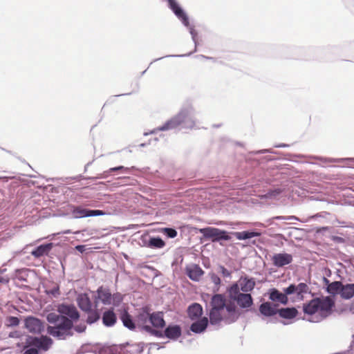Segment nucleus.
Instances as JSON below:
<instances>
[{"mask_svg": "<svg viewBox=\"0 0 354 354\" xmlns=\"http://www.w3.org/2000/svg\"><path fill=\"white\" fill-rule=\"evenodd\" d=\"M6 264H3L2 267L0 268V283L1 284H7L9 283L10 278L5 276H1L2 274L5 273L7 270L6 268H3Z\"/></svg>", "mask_w": 354, "mask_h": 354, "instance_id": "40", "label": "nucleus"}, {"mask_svg": "<svg viewBox=\"0 0 354 354\" xmlns=\"http://www.w3.org/2000/svg\"><path fill=\"white\" fill-rule=\"evenodd\" d=\"M193 322L189 326V330L195 334H201L206 331L207 328L210 323V318L203 317L196 320H192Z\"/></svg>", "mask_w": 354, "mask_h": 354, "instance_id": "19", "label": "nucleus"}, {"mask_svg": "<svg viewBox=\"0 0 354 354\" xmlns=\"http://www.w3.org/2000/svg\"><path fill=\"white\" fill-rule=\"evenodd\" d=\"M254 225H255V226H262V225H263V224H262L261 223H254Z\"/></svg>", "mask_w": 354, "mask_h": 354, "instance_id": "61", "label": "nucleus"}, {"mask_svg": "<svg viewBox=\"0 0 354 354\" xmlns=\"http://www.w3.org/2000/svg\"><path fill=\"white\" fill-rule=\"evenodd\" d=\"M53 344V340L47 335L39 337L28 335L24 351L26 354H39L41 351H47Z\"/></svg>", "mask_w": 354, "mask_h": 354, "instance_id": "7", "label": "nucleus"}, {"mask_svg": "<svg viewBox=\"0 0 354 354\" xmlns=\"http://www.w3.org/2000/svg\"><path fill=\"white\" fill-rule=\"evenodd\" d=\"M93 162V160L88 162V163L86 164V165L84 166V172L87 171L88 167L92 165Z\"/></svg>", "mask_w": 354, "mask_h": 354, "instance_id": "55", "label": "nucleus"}, {"mask_svg": "<svg viewBox=\"0 0 354 354\" xmlns=\"http://www.w3.org/2000/svg\"><path fill=\"white\" fill-rule=\"evenodd\" d=\"M289 147V145L287 144H284V143L274 145V147H276V148H285V147Z\"/></svg>", "mask_w": 354, "mask_h": 354, "instance_id": "54", "label": "nucleus"}, {"mask_svg": "<svg viewBox=\"0 0 354 354\" xmlns=\"http://www.w3.org/2000/svg\"><path fill=\"white\" fill-rule=\"evenodd\" d=\"M147 143L143 142V143L140 144L138 146L140 147H144L147 146Z\"/></svg>", "mask_w": 354, "mask_h": 354, "instance_id": "58", "label": "nucleus"}, {"mask_svg": "<svg viewBox=\"0 0 354 354\" xmlns=\"http://www.w3.org/2000/svg\"><path fill=\"white\" fill-rule=\"evenodd\" d=\"M24 327L32 333L40 334L44 330V322L40 319L28 316L24 319Z\"/></svg>", "mask_w": 354, "mask_h": 354, "instance_id": "14", "label": "nucleus"}, {"mask_svg": "<svg viewBox=\"0 0 354 354\" xmlns=\"http://www.w3.org/2000/svg\"><path fill=\"white\" fill-rule=\"evenodd\" d=\"M88 176H84L82 174H80V175H77L76 176H73V177H68V178H66V179H70V180H83V179H85V180H91V178H88Z\"/></svg>", "mask_w": 354, "mask_h": 354, "instance_id": "45", "label": "nucleus"}, {"mask_svg": "<svg viewBox=\"0 0 354 354\" xmlns=\"http://www.w3.org/2000/svg\"><path fill=\"white\" fill-rule=\"evenodd\" d=\"M139 244L142 247L153 250L162 249L166 245L165 241L160 236L151 235L148 233H144L140 236Z\"/></svg>", "mask_w": 354, "mask_h": 354, "instance_id": "12", "label": "nucleus"}, {"mask_svg": "<svg viewBox=\"0 0 354 354\" xmlns=\"http://www.w3.org/2000/svg\"><path fill=\"white\" fill-rule=\"evenodd\" d=\"M273 219L277 221H291V220H297V218L295 216H274Z\"/></svg>", "mask_w": 354, "mask_h": 354, "instance_id": "44", "label": "nucleus"}, {"mask_svg": "<svg viewBox=\"0 0 354 354\" xmlns=\"http://www.w3.org/2000/svg\"><path fill=\"white\" fill-rule=\"evenodd\" d=\"M124 151H128L129 153L131 152V149H123L121 150V152H124Z\"/></svg>", "mask_w": 354, "mask_h": 354, "instance_id": "59", "label": "nucleus"}, {"mask_svg": "<svg viewBox=\"0 0 354 354\" xmlns=\"http://www.w3.org/2000/svg\"><path fill=\"white\" fill-rule=\"evenodd\" d=\"M299 315L295 306L279 308L278 315L284 319H293Z\"/></svg>", "mask_w": 354, "mask_h": 354, "instance_id": "28", "label": "nucleus"}, {"mask_svg": "<svg viewBox=\"0 0 354 354\" xmlns=\"http://www.w3.org/2000/svg\"><path fill=\"white\" fill-rule=\"evenodd\" d=\"M325 274L326 275V277H330L331 275V270L328 269L326 270V272H325Z\"/></svg>", "mask_w": 354, "mask_h": 354, "instance_id": "57", "label": "nucleus"}, {"mask_svg": "<svg viewBox=\"0 0 354 354\" xmlns=\"http://www.w3.org/2000/svg\"><path fill=\"white\" fill-rule=\"evenodd\" d=\"M350 312H351L353 314H354V301L351 303L350 308H349Z\"/></svg>", "mask_w": 354, "mask_h": 354, "instance_id": "56", "label": "nucleus"}, {"mask_svg": "<svg viewBox=\"0 0 354 354\" xmlns=\"http://www.w3.org/2000/svg\"><path fill=\"white\" fill-rule=\"evenodd\" d=\"M111 174H112V172L109 171V169L108 170L104 171L103 173L97 175V176L88 177V178H91V180L104 179V178H108Z\"/></svg>", "mask_w": 354, "mask_h": 354, "instance_id": "42", "label": "nucleus"}, {"mask_svg": "<svg viewBox=\"0 0 354 354\" xmlns=\"http://www.w3.org/2000/svg\"><path fill=\"white\" fill-rule=\"evenodd\" d=\"M196 232L201 234L205 240H211L213 243H219L221 245H223L222 241H230L232 235V232L209 226L196 228Z\"/></svg>", "mask_w": 354, "mask_h": 354, "instance_id": "8", "label": "nucleus"}, {"mask_svg": "<svg viewBox=\"0 0 354 354\" xmlns=\"http://www.w3.org/2000/svg\"><path fill=\"white\" fill-rule=\"evenodd\" d=\"M159 232L168 239H174L178 235L176 229L171 227H161Z\"/></svg>", "mask_w": 354, "mask_h": 354, "instance_id": "32", "label": "nucleus"}, {"mask_svg": "<svg viewBox=\"0 0 354 354\" xmlns=\"http://www.w3.org/2000/svg\"><path fill=\"white\" fill-rule=\"evenodd\" d=\"M331 240L337 243H344L345 242V239L339 236H333Z\"/></svg>", "mask_w": 354, "mask_h": 354, "instance_id": "46", "label": "nucleus"}, {"mask_svg": "<svg viewBox=\"0 0 354 354\" xmlns=\"http://www.w3.org/2000/svg\"><path fill=\"white\" fill-rule=\"evenodd\" d=\"M187 313L191 320L200 319L203 315V306L199 303L194 302L187 307Z\"/></svg>", "mask_w": 354, "mask_h": 354, "instance_id": "25", "label": "nucleus"}, {"mask_svg": "<svg viewBox=\"0 0 354 354\" xmlns=\"http://www.w3.org/2000/svg\"><path fill=\"white\" fill-rule=\"evenodd\" d=\"M213 127L218 128V127H221V124H214Z\"/></svg>", "mask_w": 354, "mask_h": 354, "instance_id": "63", "label": "nucleus"}, {"mask_svg": "<svg viewBox=\"0 0 354 354\" xmlns=\"http://www.w3.org/2000/svg\"><path fill=\"white\" fill-rule=\"evenodd\" d=\"M136 169L135 167H126L122 165H120V166L110 168L109 171H111L112 174H113L114 172H117V171H120L122 174H130V171L131 169Z\"/></svg>", "mask_w": 354, "mask_h": 354, "instance_id": "37", "label": "nucleus"}, {"mask_svg": "<svg viewBox=\"0 0 354 354\" xmlns=\"http://www.w3.org/2000/svg\"><path fill=\"white\" fill-rule=\"evenodd\" d=\"M168 3V7L169 9L174 12V14L176 16V17L182 22V24L187 28H189V31L190 35H192V39L195 44L194 51L181 54V55H168L162 57H159L153 60L149 66L151 65L153 62L160 60L165 57H189L193 53L196 52L197 50V40L196 37L198 35L197 31L194 28V27L191 26L189 24V19L185 11V10L180 6V5L178 3L176 0H167Z\"/></svg>", "mask_w": 354, "mask_h": 354, "instance_id": "5", "label": "nucleus"}, {"mask_svg": "<svg viewBox=\"0 0 354 354\" xmlns=\"http://www.w3.org/2000/svg\"><path fill=\"white\" fill-rule=\"evenodd\" d=\"M35 272L33 270L22 268L15 269L10 274V279L12 280H18L21 282L28 283V277L30 274H35Z\"/></svg>", "mask_w": 354, "mask_h": 354, "instance_id": "22", "label": "nucleus"}, {"mask_svg": "<svg viewBox=\"0 0 354 354\" xmlns=\"http://www.w3.org/2000/svg\"><path fill=\"white\" fill-rule=\"evenodd\" d=\"M196 124L195 111L190 105L183 106L174 117L167 120L162 125L153 129L150 133L174 129L179 126L184 129H192Z\"/></svg>", "mask_w": 354, "mask_h": 354, "instance_id": "3", "label": "nucleus"}, {"mask_svg": "<svg viewBox=\"0 0 354 354\" xmlns=\"http://www.w3.org/2000/svg\"><path fill=\"white\" fill-rule=\"evenodd\" d=\"M8 337L10 338H19V333L17 330L11 331L8 334Z\"/></svg>", "mask_w": 354, "mask_h": 354, "instance_id": "49", "label": "nucleus"}, {"mask_svg": "<svg viewBox=\"0 0 354 354\" xmlns=\"http://www.w3.org/2000/svg\"><path fill=\"white\" fill-rule=\"evenodd\" d=\"M20 317L17 316H8L6 318L5 325L8 328L18 326L20 324Z\"/></svg>", "mask_w": 354, "mask_h": 354, "instance_id": "33", "label": "nucleus"}, {"mask_svg": "<svg viewBox=\"0 0 354 354\" xmlns=\"http://www.w3.org/2000/svg\"><path fill=\"white\" fill-rule=\"evenodd\" d=\"M335 301L329 296H321L313 298L309 301L303 304V312L305 315H314L319 313L320 320L326 318L333 312Z\"/></svg>", "mask_w": 354, "mask_h": 354, "instance_id": "6", "label": "nucleus"}, {"mask_svg": "<svg viewBox=\"0 0 354 354\" xmlns=\"http://www.w3.org/2000/svg\"><path fill=\"white\" fill-rule=\"evenodd\" d=\"M8 180L6 176H0V204L3 207L7 206V203H12V198H14V194L4 185Z\"/></svg>", "mask_w": 354, "mask_h": 354, "instance_id": "17", "label": "nucleus"}, {"mask_svg": "<svg viewBox=\"0 0 354 354\" xmlns=\"http://www.w3.org/2000/svg\"><path fill=\"white\" fill-rule=\"evenodd\" d=\"M75 249L80 253H84L86 250V245L81 244L77 245H75Z\"/></svg>", "mask_w": 354, "mask_h": 354, "instance_id": "48", "label": "nucleus"}, {"mask_svg": "<svg viewBox=\"0 0 354 354\" xmlns=\"http://www.w3.org/2000/svg\"><path fill=\"white\" fill-rule=\"evenodd\" d=\"M151 309L149 306H144L139 309L136 316V322L138 325L139 331H145L149 334V331L147 330V327H151L147 325L149 322Z\"/></svg>", "mask_w": 354, "mask_h": 354, "instance_id": "13", "label": "nucleus"}, {"mask_svg": "<svg viewBox=\"0 0 354 354\" xmlns=\"http://www.w3.org/2000/svg\"><path fill=\"white\" fill-rule=\"evenodd\" d=\"M307 321H308V322H319V319H318V320L315 321V320H313V319H307Z\"/></svg>", "mask_w": 354, "mask_h": 354, "instance_id": "60", "label": "nucleus"}, {"mask_svg": "<svg viewBox=\"0 0 354 354\" xmlns=\"http://www.w3.org/2000/svg\"><path fill=\"white\" fill-rule=\"evenodd\" d=\"M218 270H219V272H221V274L224 277H227V278H231L232 277V272L228 270L224 266L219 265L218 266Z\"/></svg>", "mask_w": 354, "mask_h": 354, "instance_id": "41", "label": "nucleus"}, {"mask_svg": "<svg viewBox=\"0 0 354 354\" xmlns=\"http://www.w3.org/2000/svg\"><path fill=\"white\" fill-rule=\"evenodd\" d=\"M44 292L52 298H57L61 294L59 285L56 284L51 289H46Z\"/></svg>", "mask_w": 354, "mask_h": 354, "instance_id": "35", "label": "nucleus"}, {"mask_svg": "<svg viewBox=\"0 0 354 354\" xmlns=\"http://www.w3.org/2000/svg\"><path fill=\"white\" fill-rule=\"evenodd\" d=\"M272 152H273L272 149H270L260 150V151H257V153H272Z\"/></svg>", "mask_w": 354, "mask_h": 354, "instance_id": "53", "label": "nucleus"}, {"mask_svg": "<svg viewBox=\"0 0 354 354\" xmlns=\"http://www.w3.org/2000/svg\"><path fill=\"white\" fill-rule=\"evenodd\" d=\"M55 244L52 242L40 244L35 247L30 254L35 259H39L42 257L48 256L50 252L53 248Z\"/></svg>", "mask_w": 354, "mask_h": 354, "instance_id": "24", "label": "nucleus"}, {"mask_svg": "<svg viewBox=\"0 0 354 354\" xmlns=\"http://www.w3.org/2000/svg\"><path fill=\"white\" fill-rule=\"evenodd\" d=\"M279 304L263 301L259 306V315L264 317H272L278 315Z\"/></svg>", "mask_w": 354, "mask_h": 354, "instance_id": "15", "label": "nucleus"}, {"mask_svg": "<svg viewBox=\"0 0 354 354\" xmlns=\"http://www.w3.org/2000/svg\"><path fill=\"white\" fill-rule=\"evenodd\" d=\"M30 245H32L31 244L26 245L22 250L17 251V252H15V255H20V254H25L26 252V248H28Z\"/></svg>", "mask_w": 354, "mask_h": 354, "instance_id": "50", "label": "nucleus"}, {"mask_svg": "<svg viewBox=\"0 0 354 354\" xmlns=\"http://www.w3.org/2000/svg\"><path fill=\"white\" fill-rule=\"evenodd\" d=\"M117 315L114 312V308H111L103 312L102 315V322L106 327H112L117 322Z\"/></svg>", "mask_w": 354, "mask_h": 354, "instance_id": "26", "label": "nucleus"}, {"mask_svg": "<svg viewBox=\"0 0 354 354\" xmlns=\"http://www.w3.org/2000/svg\"><path fill=\"white\" fill-rule=\"evenodd\" d=\"M283 292L276 288H272L267 292V295L271 302L286 305L288 303V295H296L299 300L304 299V295L310 292L306 283L301 282L298 284L291 283L283 289Z\"/></svg>", "mask_w": 354, "mask_h": 354, "instance_id": "4", "label": "nucleus"}, {"mask_svg": "<svg viewBox=\"0 0 354 354\" xmlns=\"http://www.w3.org/2000/svg\"><path fill=\"white\" fill-rule=\"evenodd\" d=\"M57 311V314L49 313L46 315L47 322L53 324L47 326L46 332L57 339L65 340L73 335L74 324L79 321L80 313L74 304L66 303L59 304Z\"/></svg>", "mask_w": 354, "mask_h": 354, "instance_id": "2", "label": "nucleus"}, {"mask_svg": "<svg viewBox=\"0 0 354 354\" xmlns=\"http://www.w3.org/2000/svg\"><path fill=\"white\" fill-rule=\"evenodd\" d=\"M68 209L73 218H83L91 216H99L108 214L101 209H91L84 207L82 205H71Z\"/></svg>", "mask_w": 354, "mask_h": 354, "instance_id": "11", "label": "nucleus"}, {"mask_svg": "<svg viewBox=\"0 0 354 354\" xmlns=\"http://www.w3.org/2000/svg\"><path fill=\"white\" fill-rule=\"evenodd\" d=\"M76 301L80 309L86 313L90 312L94 308L93 301H92L89 295L86 293H80L77 296Z\"/></svg>", "mask_w": 354, "mask_h": 354, "instance_id": "20", "label": "nucleus"}, {"mask_svg": "<svg viewBox=\"0 0 354 354\" xmlns=\"http://www.w3.org/2000/svg\"><path fill=\"white\" fill-rule=\"evenodd\" d=\"M112 297L113 299L111 301V304H113V306L115 307H118L123 301V295H122L120 292H117L115 293L112 294Z\"/></svg>", "mask_w": 354, "mask_h": 354, "instance_id": "36", "label": "nucleus"}, {"mask_svg": "<svg viewBox=\"0 0 354 354\" xmlns=\"http://www.w3.org/2000/svg\"><path fill=\"white\" fill-rule=\"evenodd\" d=\"M319 201L320 203L319 208H322V209H326L327 207L330 205V202H328V201L324 200V199L319 200Z\"/></svg>", "mask_w": 354, "mask_h": 354, "instance_id": "47", "label": "nucleus"}, {"mask_svg": "<svg viewBox=\"0 0 354 354\" xmlns=\"http://www.w3.org/2000/svg\"><path fill=\"white\" fill-rule=\"evenodd\" d=\"M271 261L274 266L277 268H282L292 262L293 257L291 254L283 252L274 253L271 257Z\"/></svg>", "mask_w": 354, "mask_h": 354, "instance_id": "18", "label": "nucleus"}, {"mask_svg": "<svg viewBox=\"0 0 354 354\" xmlns=\"http://www.w3.org/2000/svg\"><path fill=\"white\" fill-rule=\"evenodd\" d=\"M147 70V69H146V70H145L144 71H142V72L141 73V75H143L146 73Z\"/></svg>", "mask_w": 354, "mask_h": 354, "instance_id": "64", "label": "nucleus"}, {"mask_svg": "<svg viewBox=\"0 0 354 354\" xmlns=\"http://www.w3.org/2000/svg\"><path fill=\"white\" fill-rule=\"evenodd\" d=\"M185 270L187 276L194 281H199L201 277L205 273L200 266L196 263L187 265Z\"/></svg>", "mask_w": 354, "mask_h": 354, "instance_id": "23", "label": "nucleus"}, {"mask_svg": "<svg viewBox=\"0 0 354 354\" xmlns=\"http://www.w3.org/2000/svg\"><path fill=\"white\" fill-rule=\"evenodd\" d=\"M149 334L158 338H167L172 341H176L182 335V328L176 324L166 325L164 330L153 329L151 327H147Z\"/></svg>", "mask_w": 354, "mask_h": 354, "instance_id": "9", "label": "nucleus"}, {"mask_svg": "<svg viewBox=\"0 0 354 354\" xmlns=\"http://www.w3.org/2000/svg\"><path fill=\"white\" fill-rule=\"evenodd\" d=\"M88 314L86 322L87 324L91 325L96 323L101 318V313L98 308H93L90 312H86Z\"/></svg>", "mask_w": 354, "mask_h": 354, "instance_id": "30", "label": "nucleus"}, {"mask_svg": "<svg viewBox=\"0 0 354 354\" xmlns=\"http://www.w3.org/2000/svg\"><path fill=\"white\" fill-rule=\"evenodd\" d=\"M239 282H234L227 288V296L223 294L215 293L212 296L209 309L207 315L210 318L212 326L223 322L225 324L236 322L242 315V310L246 312H256L252 308L254 299L251 292L255 286L253 277H241Z\"/></svg>", "mask_w": 354, "mask_h": 354, "instance_id": "1", "label": "nucleus"}, {"mask_svg": "<svg viewBox=\"0 0 354 354\" xmlns=\"http://www.w3.org/2000/svg\"><path fill=\"white\" fill-rule=\"evenodd\" d=\"M144 343L142 342H140L137 344V346H138V351H137V353L138 354H141L143 351H144Z\"/></svg>", "mask_w": 354, "mask_h": 354, "instance_id": "51", "label": "nucleus"}, {"mask_svg": "<svg viewBox=\"0 0 354 354\" xmlns=\"http://www.w3.org/2000/svg\"><path fill=\"white\" fill-rule=\"evenodd\" d=\"M92 294V300L93 301L94 308L97 309L100 303L109 306L111 304L113 299L112 293L110 289L103 285L99 286L96 290L91 291Z\"/></svg>", "mask_w": 354, "mask_h": 354, "instance_id": "10", "label": "nucleus"}, {"mask_svg": "<svg viewBox=\"0 0 354 354\" xmlns=\"http://www.w3.org/2000/svg\"><path fill=\"white\" fill-rule=\"evenodd\" d=\"M342 282L335 281L326 287V291L330 295L335 296L339 295Z\"/></svg>", "mask_w": 354, "mask_h": 354, "instance_id": "31", "label": "nucleus"}, {"mask_svg": "<svg viewBox=\"0 0 354 354\" xmlns=\"http://www.w3.org/2000/svg\"><path fill=\"white\" fill-rule=\"evenodd\" d=\"M232 234L234 236L236 239L243 241L250 239L254 237H259L261 235V232L256 229H252L241 232H232Z\"/></svg>", "mask_w": 354, "mask_h": 354, "instance_id": "27", "label": "nucleus"}, {"mask_svg": "<svg viewBox=\"0 0 354 354\" xmlns=\"http://www.w3.org/2000/svg\"><path fill=\"white\" fill-rule=\"evenodd\" d=\"M315 159L321 160L324 162H341L344 161L354 162V158H324L321 156L315 157Z\"/></svg>", "mask_w": 354, "mask_h": 354, "instance_id": "34", "label": "nucleus"}, {"mask_svg": "<svg viewBox=\"0 0 354 354\" xmlns=\"http://www.w3.org/2000/svg\"><path fill=\"white\" fill-rule=\"evenodd\" d=\"M119 317L125 328L131 331L138 330V325L136 317L134 318L129 313L127 308H124L120 310Z\"/></svg>", "mask_w": 354, "mask_h": 354, "instance_id": "16", "label": "nucleus"}, {"mask_svg": "<svg viewBox=\"0 0 354 354\" xmlns=\"http://www.w3.org/2000/svg\"><path fill=\"white\" fill-rule=\"evenodd\" d=\"M339 295L346 300L352 299L354 297V283H342Z\"/></svg>", "mask_w": 354, "mask_h": 354, "instance_id": "29", "label": "nucleus"}, {"mask_svg": "<svg viewBox=\"0 0 354 354\" xmlns=\"http://www.w3.org/2000/svg\"><path fill=\"white\" fill-rule=\"evenodd\" d=\"M149 323L151 328L156 330H162L166 326V322L164 319V313L162 311H154L151 313Z\"/></svg>", "mask_w": 354, "mask_h": 354, "instance_id": "21", "label": "nucleus"}, {"mask_svg": "<svg viewBox=\"0 0 354 354\" xmlns=\"http://www.w3.org/2000/svg\"><path fill=\"white\" fill-rule=\"evenodd\" d=\"M282 192V189L280 188L270 189L266 194V198H272L279 196Z\"/></svg>", "mask_w": 354, "mask_h": 354, "instance_id": "38", "label": "nucleus"}, {"mask_svg": "<svg viewBox=\"0 0 354 354\" xmlns=\"http://www.w3.org/2000/svg\"><path fill=\"white\" fill-rule=\"evenodd\" d=\"M203 58H205V59H212V57H207V56H205V55H201Z\"/></svg>", "mask_w": 354, "mask_h": 354, "instance_id": "62", "label": "nucleus"}, {"mask_svg": "<svg viewBox=\"0 0 354 354\" xmlns=\"http://www.w3.org/2000/svg\"><path fill=\"white\" fill-rule=\"evenodd\" d=\"M209 275L212 283H214V284L216 286V288H214V291H218L219 286L221 283V278L214 272L209 273Z\"/></svg>", "mask_w": 354, "mask_h": 354, "instance_id": "39", "label": "nucleus"}, {"mask_svg": "<svg viewBox=\"0 0 354 354\" xmlns=\"http://www.w3.org/2000/svg\"><path fill=\"white\" fill-rule=\"evenodd\" d=\"M86 326L84 324H80L78 325L74 324V327L73 328V332L75 330L78 333H82L84 332L86 330Z\"/></svg>", "mask_w": 354, "mask_h": 354, "instance_id": "43", "label": "nucleus"}, {"mask_svg": "<svg viewBox=\"0 0 354 354\" xmlns=\"http://www.w3.org/2000/svg\"><path fill=\"white\" fill-rule=\"evenodd\" d=\"M323 282H324L325 289H326V287H328L329 286V284L332 283L330 281V280L326 277H323Z\"/></svg>", "mask_w": 354, "mask_h": 354, "instance_id": "52", "label": "nucleus"}]
</instances>
